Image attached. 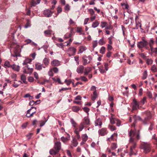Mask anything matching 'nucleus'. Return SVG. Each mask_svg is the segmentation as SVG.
Segmentation results:
<instances>
[{
    "label": "nucleus",
    "instance_id": "obj_26",
    "mask_svg": "<svg viewBox=\"0 0 157 157\" xmlns=\"http://www.w3.org/2000/svg\"><path fill=\"white\" fill-rule=\"evenodd\" d=\"M4 65L5 67H12V65H11L10 62L8 61H6L5 62Z\"/></svg>",
    "mask_w": 157,
    "mask_h": 157
},
{
    "label": "nucleus",
    "instance_id": "obj_38",
    "mask_svg": "<svg viewBox=\"0 0 157 157\" xmlns=\"http://www.w3.org/2000/svg\"><path fill=\"white\" fill-rule=\"evenodd\" d=\"M107 25V24L106 22L105 21H102L101 23L100 26L102 28H103L105 27H106Z\"/></svg>",
    "mask_w": 157,
    "mask_h": 157
},
{
    "label": "nucleus",
    "instance_id": "obj_25",
    "mask_svg": "<svg viewBox=\"0 0 157 157\" xmlns=\"http://www.w3.org/2000/svg\"><path fill=\"white\" fill-rule=\"evenodd\" d=\"M77 32L79 33L80 34L84 35L85 33L84 31L82 30V29L80 27H77Z\"/></svg>",
    "mask_w": 157,
    "mask_h": 157
},
{
    "label": "nucleus",
    "instance_id": "obj_37",
    "mask_svg": "<svg viewBox=\"0 0 157 157\" xmlns=\"http://www.w3.org/2000/svg\"><path fill=\"white\" fill-rule=\"evenodd\" d=\"M104 37H102L99 40L98 43L100 45H102L105 44V42L104 40Z\"/></svg>",
    "mask_w": 157,
    "mask_h": 157
},
{
    "label": "nucleus",
    "instance_id": "obj_51",
    "mask_svg": "<svg viewBox=\"0 0 157 157\" xmlns=\"http://www.w3.org/2000/svg\"><path fill=\"white\" fill-rule=\"evenodd\" d=\"M89 12L91 16H92L94 13V11L92 9H89Z\"/></svg>",
    "mask_w": 157,
    "mask_h": 157
},
{
    "label": "nucleus",
    "instance_id": "obj_10",
    "mask_svg": "<svg viewBox=\"0 0 157 157\" xmlns=\"http://www.w3.org/2000/svg\"><path fill=\"white\" fill-rule=\"evenodd\" d=\"M95 126L98 125L99 126L100 128H101L102 123L101 118H98L95 121Z\"/></svg>",
    "mask_w": 157,
    "mask_h": 157
},
{
    "label": "nucleus",
    "instance_id": "obj_12",
    "mask_svg": "<svg viewBox=\"0 0 157 157\" xmlns=\"http://www.w3.org/2000/svg\"><path fill=\"white\" fill-rule=\"evenodd\" d=\"M146 117L145 118L144 120V124H146L147 121L151 118V115L150 112L146 114Z\"/></svg>",
    "mask_w": 157,
    "mask_h": 157
},
{
    "label": "nucleus",
    "instance_id": "obj_64",
    "mask_svg": "<svg viewBox=\"0 0 157 157\" xmlns=\"http://www.w3.org/2000/svg\"><path fill=\"white\" fill-rule=\"evenodd\" d=\"M34 74L35 78L36 79H38L39 77L38 74L36 72H35L34 73Z\"/></svg>",
    "mask_w": 157,
    "mask_h": 157
},
{
    "label": "nucleus",
    "instance_id": "obj_9",
    "mask_svg": "<svg viewBox=\"0 0 157 157\" xmlns=\"http://www.w3.org/2000/svg\"><path fill=\"white\" fill-rule=\"evenodd\" d=\"M54 148L57 151L59 152V151L61 148V143L59 142H57L55 143Z\"/></svg>",
    "mask_w": 157,
    "mask_h": 157
},
{
    "label": "nucleus",
    "instance_id": "obj_27",
    "mask_svg": "<svg viewBox=\"0 0 157 157\" xmlns=\"http://www.w3.org/2000/svg\"><path fill=\"white\" fill-rule=\"evenodd\" d=\"M43 62L46 66H47L49 64V59L45 58L43 59Z\"/></svg>",
    "mask_w": 157,
    "mask_h": 157
},
{
    "label": "nucleus",
    "instance_id": "obj_42",
    "mask_svg": "<svg viewBox=\"0 0 157 157\" xmlns=\"http://www.w3.org/2000/svg\"><path fill=\"white\" fill-rule=\"evenodd\" d=\"M30 26H31L30 21L29 20H27V23H26V24H25V27L26 28H27L28 27H29Z\"/></svg>",
    "mask_w": 157,
    "mask_h": 157
},
{
    "label": "nucleus",
    "instance_id": "obj_19",
    "mask_svg": "<svg viewBox=\"0 0 157 157\" xmlns=\"http://www.w3.org/2000/svg\"><path fill=\"white\" fill-rule=\"evenodd\" d=\"M11 68L14 70L18 71L20 68V67L19 66L16 65L15 64H13L12 65Z\"/></svg>",
    "mask_w": 157,
    "mask_h": 157
},
{
    "label": "nucleus",
    "instance_id": "obj_8",
    "mask_svg": "<svg viewBox=\"0 0 157 157\" xmlns=\"http://www.w3.org/2000/svg\"><path fill=\"white\" fill-rule=\"evenodd\" d=\"M53 13L51 10L49 9H47L44 11L43 13L45 17H50L52 16Z\"/></svg>",
    "mask_w": 157,
    "mask_h": 157
},
{
    "label": "nucleus",
    "instance_id": "obj_7",
    "mask_svg": "<svg viewBox=\"0 0 157 157\" xmlns=\"http://www.w3.org/2000/svg\"><path fill=\"white\" fill-rule=\"evenodd\" d=\"M99 135L101 136H104L106 135L108 132L107 129L105 128H103L101 129H99L98 131Z\"/></svg>",
    "mask_w": 157,
    "mask_h": 157
},
{
    "label": "nucleus",
    "instance_id": "obj_41",
    "mask_svg": "<svg viewBox=\"0 0 157 157\" xmlns=\"http://www.w3.org/2000/svg\"><path fill=\"white\" fill-rule=\"evenodd\" d=\"M108 127L111 131H114L116 129L115 126L111 125H109Z\"/></svg>",
    "mask_w": 157,
    "mask_h": 157
},
{
    "label": "nucleus",
    "instance_id": "obj_54",
    "mask_svg": "<svg viewBox=\"0 0 157 157\" xmlns=\"http://www.w3.org/2000/svg\"><path fill=\"white\" fill-rule=\"evenodd\" d=\"M147 96L150 98H151L152 97V95L151 93L149 91H148L147 93Z\"/></svg>",
    "mask_w": 157,
    "mask_h": 157
},
{
    "label": "nucleus",
    "instance_id": "obj_16",
    "mask_svg": "<svg viewBox=\"0 0 157 157\" xmlns=\"http://www.w3.org/2000/svg\"><path fill=\"white\" fill-rule=\"evenodd\" d=\"M78 144V142L77 140L75 138H73L72 141L71 145L70 146V147L73 148V146L76 147Z\"/></svg>",
    "mask_w": 157,
    "mask_h": 157
},
{
    "label": "nucleus",
    "instance_id": "obj_50",
    "mask_svg": "<svg viewBox=\"0 0 157 157\" xmlns=\"http://www.w3.org/2000/svg\"><path fill=\"white\" fill-rule=\"evenodd\" d=\"M80 79L83 81L87 82L88 81V79L87 78L84 76H81L80 78Z\"/></svg>",
    "mask_w": 157,
    "mask_h": 157
},
{
    "label": "nucleus",
    "instance_id": "obj_29",
    "mask_svg": "<svg viewBox=\"0 0 157 157\" xmlns=\"http://www.w3.org/2000/svg\"><path fill=\"white\" fill-rule=\"evenodd\" d=\"M82 138L83 141L86 142L88 139V136L86 134H83L82 136Z\"/></svg>",
    "mask_w": 157,
    "mask_h": 157
},
{
    "label": "nucleus",
    "instance_id": "obj_31",
    "mask_svg": "<svg viewBox=\"0 0 157 157\" xmlns=\"http://www.w3.org/2000/svg\"><path fill=\"white\" fill-rule=\"evenodd\" d=\"M32 59H26L23 63V65L27 64L28 63H30L31 62Z\"/></svg>",
    "mask_w": 157,
    "mask_h": 157
},
{
    "label": "nucleus",
    "instance_id": "obj_4",
    "mask_svg": "<svg viewBox=\"0 0 157 157\" xmlns=\"http://www.w3.org/2000/svg\"><path fill=\"white\" fill-rule=\"evenodd\" d=\"M82 59L83 64L84 66H86L88 64L90 63L92 58L91 56H87L85 55L82 57Z\"/></svg>",
    "mask_w": 157,
    "mask_h": 157
},
{
    "label": "nucleus",
    "instance_id": "obj_34",
    "mask_svg": "<svg viewBox=\"0 0 157 157\" xmlns=\"http://www.w3.org/2000/svg\"><path fill=\"white\" fill-rule=\"evenodd\" d=\"M154 43V40L153 39H151L150 40L149 44L150 48H152L153 45Z\"/></svg>",
    "mask_w": 157,
    "mask_h": 157
},
{
    "label": "nucleus",
    "instance_id": "obj_21",
    "mask_svg": "<svg viewBox=\"0 0 157 157\" xmlns=\"http://www.w3.org/2000/svg\"><path fill=\"white\" fill-rule=\"evenodd\" d=\"M42 65L39 63L35 64L36 69L38 70H40L42 69Z\"/></svg>",
    "mask_w": 157,
    "mask_h": 157
},
{
    "label": "nucleus",
    "instance_id": "obj_30",
    "mask_svg": "<svg viewBox=\"0 0 157 157\" xmlns=\"http://www.w3.org/2000/svg\"><path fill=\"white\" fill-rule=\"evenodd\" d=\"M86 48L83 46H82L80 47L79 49L78 52V53H82L83 51L86 50Z\"/></svg>",
    "mask_w": 157,
    "mask_h": 157
},
{
    "label": "nucleus",
    "instance_id": "obj_5",
    "mask_svg": "<svg viewBox=\"0 0 157 157\" xmlns=\"http://www.w3.org/2000/svg\"><path fill=\"white\" fill-rule=\"evenodd\" d=\"M132 104V108L133 110H137L139 108L140 105L139 102L137 101L135 98L133 99Z\"/></svg>",
    "mask_w": 157,
    "mask_h": 157
},
{
    "label": "nucleus",
    "instance_id": "obj_18",
    "mask_svg": "<svg viewBox=\"0 0 157 157\" xmlns=\"http://www.w3.org/2000/svg\"><path fill=\"white\" fill-rule=\"evenodd\" d=\"M113 115L112 114L111 117L110 118V122L111 124H113L116 123V121H117V119L113 117Z\"/></svg>",
    "mask_w": 157,
    "mask_h": 157
},
{
    "label": "nucleus",
    "instance_id": "obj_3",
    "mask_svg": "<svg viewBox=\"0 0 157 157\" xmlns=\"http://www.w3.org/2000/svg\"><path fill=\"white\" fill-rule=\"evenodd\" d=\"M141 148L144 149V152L145 153L149 152L151 150V146L150 144L147 143L142 144Z\"/></svg>",
    "mask_w": 157,
    "mask_h": 157
},
{
    "label": "nucleus",
    "instance_id": "obj_6",
    "mask_svg": "<svg viewBox=\"0 0 157 157\" xmlns=\"http://www.w3.org/2000/svg\"><path fill=\"white\" fill-rule=\"evenodd\" d=\"M148 44L147 42L145 40H143V41H140L137 44V47L139 48H143Z\"/></svg>",
    "mask_w": 157,
    "mask_h": 157
},
{
    "label": "nucleus",
    "instance_id": "obj_39",
    "mask_svg": "<svg viewBox=\"0 0 157 157\" xmlns=\"http://www.w3.org/2000/svg\"><path fill=\"white\" fill-rule=\"evenodd\" d=\"M146 63L148 65L151 64L153 62V61L151 59L147 58L146 59Z\"/></svg>",
    "mask_w": 157,
    "mask_h": 157
},
{
    "label": "nucleus",
    "instance_id": "obj_11",
    "mask_svg": "<svg viewBox=\"0 0 157 157\" xmlns=\"http://www.w3.org/2000/svg\"><path fill=\"white\" fill-rule=\"evenodd\" d=\"M117 136V133H114L109 138L107 139V140L109 141H114V140H116Z\"/></svg>",
    "mask_w": 157,
    "mask_h": 157
},
{
    "label": "nucleus",
    "instance_id": "obj_56",
    "mask_svg": "<svg viewBox=\"0 0 157 157\" xmlns=\"http://www.w3.org/2000/svg\"><path fill=\"white\" fill-rule=\"evenodd\" d=\"M25 44H28L31 43V40L30 39H28L25 41Z\"/></svg>",
    "mask_w": 157,
    "mask_h": 157
},
{
    "label": "nucleus",
    "instance_id": "obj_53",
    "mask_svg": "<svg viewBox=\"0 0 157 157\" xmlns=\"http://www.w3.org/2000/svg\"><path fill=\"white\" fill-rule=\"evenodd\" d=\"M104 66L105 68L106 71H107L109 69V64L107 63H104Z\"/></svg>",
    "mask_w": 157,
    "mask_h": 157
},
{
    "label": "nucleus",
    "instance_id": "obj_63",
    "mask_svg": "<svg viewBox=\"0 0 157 157\" xmlns=\"http://www.w3.org/2000/svg\"><path fill=\"white\" fill-rule=\"evenodd\" d=\"M116 123L117 125V126H119L121 125V122L119 120H118L117 119V121H116Z\"/></svg>",
    "mask_w": 157,
    "mask_h": 157
},
{
    "label": "nucleus",
    "instance_id": "obj_17",
    "mask_svg": "<svg viewBox=\"0 0 157 157\" xmlns=\"http://www.w3.org/2000/svg\"><path fill=\"white\" fill-rule=\"evenodd\" d=\"M69 51L72 52L71 55L74 56L76 51V49L74 47H71L69 48ZM69 56H71V55L69 54Z\"/></svg>",
    "mask_w": 157,
    "mask_h": 157
},
{
    "label": "nucleus",
    "instance_id": "obj_48",
    "mask_svg": "<svg viewBox=\"0 0 157 157\" xmlns=\"http://www.w3.org/2000/svg\"><path fill=\"white\" fill-rule=\"evenodd\" d=\"M51 69L55 73H57L58 72V68L56 67H54Z\"/></svg>",
    "mask_w": 157,
    "mask_h": 157
},
{
    "label": "nucleus",
    "instance_id": "obj_49",
    "mask_svg": "<svg viewBox=\"0 0 157 157\" xmlns=\"http://www.w3.org/2000/svg\"><path fill=\"white\" fill-rule=\"evenodd\" d=\"M27 67L28 69V73H32L33 71V69L32 68H30L28 65L27 66Z\"/></svg>",
    "mask_w": 157,
    "mask_h": 157
},
{
    "label": "nucleus",
    "instance_id": "obj_55",
    "mask_svg": "<svg viewBox=\"0 0 157 157\" xmlns=\"http://www.w3.org/2000/svg\"><path fill=\"white\" fill-rule=\"evenodd\" d=\"M48 74L51 76H52L53 75V71L51 69H50L49 71H48Z\"/></svg>",
    "mask_w": 157,
    "mask_h": 157
},
{
    "label": "nucleus",
    "instance_id": "obj_33",
    "mask_svg": "<svg viewBox=\"0 0 157 157\" xmlns=\"http://www.w3.org/2000/svg\"><path fill=\"white\" fill-rule=\"evenodd\" d=\"M80 109V108L77 106H74L72 108L73 111L75 112H78Z\"/></svg>",
    "mask_w": 157,
    "mask_h": 157
},
{
    "label": "nucleus",
    "instance_id": "obj_20",
    "mask_svg": "<svg viewBox=\"0 0 157 157\" xmlns=\"http://www.w3.org/2000/svg\"><path fill=\"white\" fill-rule=\"evenodd\" d=\"M58 151L56 150H55L53 149H51L50 150L49 153L50 154L53 155H55L57 154L58 153Z\"/></svg>",
    "mask_w": 157,
    "mask_h": 157
},
{
    "label": "nucleus",
    "instance_id": "obj_45",
    "mask_svg": "<svg viewBox=\"0 0 157 157\" xmlns=\"http://www.w3.org/2000/svg\"><path fill=\"white\" fill-rule=\"evenodd\" d=\"M99 70L100 71V72L102 74L106 72V71H105V70L103 69L102 66L99 67Z\"/></svg>",
    "mask_w": 157,
    "mask_h": 157
},
{
    "label": "nucleus",
    "instance_id": "obj_47",
    "mask_svg": "<svg viewBox=\"0 0 157 157\" xmlns=\"http://www.w3.org/2000/svg\"><path fill=\"white\" fill-rule=\"evenodd\" d=\"M71 122L73 126L74 127H75L77 125V124L76 123V122L72 119H71Z\"/></svg>",
    "mask_w": 157,
    "mask_h": 157
},
{
    "label": "nucleus",
    "instance_id": "obj_52",
    "mask_svg": "<svg viewBox=\"0 0 157 157\" xmlns=\"http://www.w3.org/2000/svg\"><path fill=\"white\" fill-rule=\"evenodd\" d=\"M112 27L111 25H107L106 26L105 29H108V30H111L112 29Z\"/></svg>",
    "mask_w": 157,
    "mask_h": 157
},
{
    "label": "nucleus",
    "instance_id": "obj_32",
    "mask_svg": "<svg viewBox=\"0 0 157 157\" xmlns=\"http://www.w3.org/2000/svg\"><path fill=\"white\" fill-rule=\"evenodd\" d=\"M147 71L145 70L143 74V76L142 77V79L143 80L147 78Z\"/></svg>",
    "mask_w": 157,
    "mask_h": 157
},
{
    "label": "nucleus",
    "instance_id": "obj_24",
    "mask_svg": "<svg viewBox=\"0 0 157 157\" xmlns=\"http://www.w3.org/2000/svg\"><path fill=\"white\" fill-rule=\"evenodd\" d=\"M44 33L46 36H50L52 34V31L50 30H46L44 31Z\"/></svg>",
    "mask_w": 157,
    "mask_h": 157
},
{
    "label": "nucleus",
    "instance_id": "obj_61",
    "mask_svg": "<svg viewBox=\"0 0 157 157\" xmlns=\"http://www.w3.org/2000/svg\"><path fill=\"white\" fill-rule=\"evenodd\" d=\"M34 78L32 77H29L28 78V80L30 82H32L34 81Z\"/></svg>",
    "mask_w": 157,
    "mask_h": 157
},
{
    "label": "nucleus",
    "instance_id": "obj_57",
    "mask_svg": "<svg viewBox=\"0 0 157 157\" xmlns=\"http://www.w3.org/2000/svg\"><path fill=\"white\" fill-rule=\"evenodd\" d=\"M93 48H95L97 46V44H98V42H97V41L96 40V41H93Z\"/></svg>",
    "mask_w": 157,
    "mask_h": 157
},
{
    "label": "nucleus",
    "instance_id": "obj_22",
    "mask_svg": "<svg viewBox=\"0 0 157 157\" xmlns=\"http://www.w3.org/2000/svg\"><path fill=\"white\" fill-rule=\"evenodd\" d=\"M97 97V93L95 91H94L93 92V94L91 95V99L92 101H94Z\"/></svg>",
    "mask_w": 157,
    "mask_h": 157
},
{
    "label": "nucleus",
    "instance_id": "obj_28",
    "mask_svg": "<svg viewBox=\"0 0 157 157\" xmlns=\"http://www.w3.org/2000/svg\"><path fill=\"white\" fill-rule=\"evenodd\" d=\"M40 101V100H37L36 101H32L30 102L29 105L31 106H32L34 104L36 105V104H39Z\"/></svg>",
    "mask_w": 157,
    "mask_h": 157
},
{
    "label": "nucleus",
    "instance_id": "obj_46",
    "mask_svg": "<svg viewBox=\"0 0 157 157\" xmlns=\"http://www.w3.org/2000/svg\"><path fill=\"white\" fill-rule=\"evenodd\" d=\"M111 147L112 149L114 150L117 147V144L115 143H113L112 144Z\"/></svg>",
    "mask_w": 157,
    "mask_h": 157
},
{
    "label": "nucleus",
    "instance_id": "obj_62",
    "mask_svg": "<svg viewBox=\"0 0 157 157\" xmlns=\"http://www.w3.org/2000/svg\"><path fill=\"white\" fill-rule=\"evenodd\" d=\"M71 81L69 80H67V79H66L65 81V82L66 83V84L67 85H69L71 83Z\"/></svg>",
    "mask_w": 157,
    "mask_h": 157
},
{
    "label": "nucleus",
    "instance_id": "obj_35",
    "mask_svg": "<svg viewBox=\"0 0 157 157\" xmlns=\"http://www.w3.org/2000/svg\"><path fill=\"white\" fill-rule=\"evenodd\" d=\"M146 101V98L144 97L143 98V99H142L139 102V103L140 105H143L144 104L145 102Z\"/></svg>",
    "mask_w": 157,
    "mask_h": 157
},
{
    "label": "nucleus",
    "instance_id": "obj_2",
    "mask_svg": "<svg viewBox=\"0 0 157 157\" xmlns=\"http://www.w3.org/2000/svg\"><path fill=\"white\" fill-rule=\"evenodd\" d=\"M84 121L82 122L79 126V131H81L84 127L90 124V120L88 117H85L83 119Z\"/></svg>",
    "mask_w": 157,
    "mask_h": 157
},
{
    "label": "nucleus",
    "instance_id": "obj_43",
    "mask_svg": "<svg viewBox=\"0 0 157 157\" xmlns=\"http://www.w3.org/2000/svg\"><path fill=\"white\" fill-rule=\"evenodd\" d=\"M105 50V48L104 47H102L100 49V53L103 54L104 53Z\"/></svg>",
    "mask_w": 157,
    "mask_h": 157
},
{
    "label": "nucleus",
    "instance_id": "obj_44",
    "mask_svg": "<svg viewBox=\"0 0 157 157\" xmlns=\"http://www.w3.org/2000/svg\"><path fill=\"white\" fill-rule=\"evenodd\" d=\"M37 4V3H36L35 1L34 0H32L30 2L31 6L32 7L35 6Z\"/></svg>",
    "mask_w": 157,
    "mask_h": 157
},
{
    "label": "nucleus",
    "instance_id": "obj_60",
    "mask_svg": "<svg viewBox=\"0 0 157 157\" xmlns=\"http://www.w3.org/2000/svg\"><path fill=\"white\" fill-rule=\"evenodd\" d=\"M21 79L22 80H26V76L24 74H22L21 76Z\"/></svg>",
    "mask_w": 157,
    "mask_h": 157
},
{
    "label": "nucleus",
    "instance_id": "obj_14",
    "mask_svg": "<svg viewBox=\"0 0 157 157\" xmlns=\"http://www.w3.org/2000/svg\"><path fill=\"white\" fill-rule=\"evenodd\" d=\"M92 68L89 67L85 68L84 71V74L85 75H87L92 71Z\"/></svg>",
    "mask_w": 157,
    "mask_h": 157
},
{
    "label": "nucleus",
    "instance_id": "obj_13",
    "mask_svg": "<svg viewBox=\"0 0 157 157\" xmlns=\"http://www.w3.org/2000/svg\"><path fill=\"white\" fill-rule=\"evenodd\" d=\"M84 67L82 65H80L77 69L76 71L78 73H82L83 72Z\"/></svg>",
    "mask_w": 157,
    "mask_h": 157
},
{
    "label": "nucleus",
    "instance_id": "obj_15",
    "mask_svg": "<svg viewBox=\"0 0 157 157\" xmlns=\"http://www.w3.org/2000/svg\"><path fill=\"white\" fill-rule=\"evenodd\" d=\"M51 64L52 66H59L60 65V62L57 60L55 59L51 62Z\"/></svg>",
    "mask_w": 157,
    "mask_h": 157
},
{
    "label": "nucleus",
    "instance_id": "obj_59",
    "mask_svg": "<svg viewBox=\"0 0 157 157\" xmlns=\"http://www.w3.org/2000/svg\"><path fill=\"white\" fill-rule=\"evenodd\" d=\"M84 111L86 113H88L90 109L87 107H85L83 108Z\"/></svg>",
    "mask_w": 157,
    "mask_h": 157
},
{
    "label": "nucleus",
    "instance_id": "obj_58",
    "mask_svg": "<svg viewBox=\"0 0 157 157\" xmlns=\"http://www.w3.org/2000/svg\"><path fill=\"white\" fill-rule=\"evenodd\" d=\"M121 5L122 6H124L125 8L126 9H128V4H125L124 3H121Z\"/></svg>",
    "mask_w": 157,
    "mask_h": 157
},
{
    "label": "nucleus",
    "instance_id": "obj_1",
    "mask_svg": "<svg viewBox=\"0 0 157 157\" xmlns=\"http://www.w3.org/2000/svg\"><path fill=\"white\" fill-rule=\"evenodd\" d=\"M139 130L134 131L131 130L129 132V136L130 137L129 142L131 144L130 149V155H136L135 150L136 142V139L138 140L140 139Z\"/></svg>",
    "mask_w": 157,
    "mask_h": 157
},
{
    "label": "nucleus",
    "instance_id": "obj_36",
    "mask_svg": "<svg viewBox=\"0 0 157 157\" xmlns=\"http://www.w3.org/2000/svg\"><path fill=\"white\" fill-rule=\"evenodd\" d=\"M151 70L154 72H157V67L155 65H153L151 68Z\"/></svg>",
    "mask_w": 157,
    "mask_h": 157
},
{
    "label": "nucleus",
    "instance_id": "obj_40",
    "mask_svg": "<svg viewBox=\"0 0 157 157\" xmlns=\"http://www.w3.org/2000/svg\"><path fill=\"white\" fill-rule=\"evenodd\" d=\"M52 79L54 82H57L59 83L60 84H62V83L61 82L60 78H57V79H56L55 78H52Z\"/></svg>",
    "mask_w": 157,
    "mask_h": 157
},
{
    "label": "nucleus",
    "instance_id": "obj_23",
    "mask_svg": "<svg viewBox=\"0 0 157 157\" xmlns=\"http://www.w3.org/2000/svg\"><path fill=\"white\" fill-rule=\"evenodd\" d=\"M99 22L96 20L93 23L92 26L93 27L95 28L99 25Z\"/></svg>",
    "mask_w": 157,
    "mask_h": 157
}]
</instances>
